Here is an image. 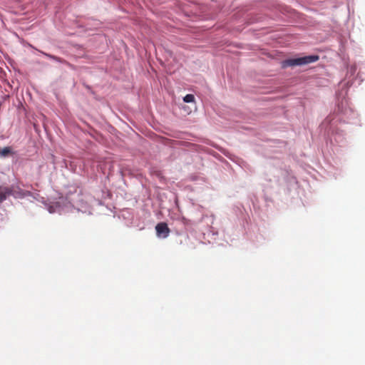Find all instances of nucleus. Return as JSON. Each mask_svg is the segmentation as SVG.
Segmentation results:
<instances>
[{
	"mask_svg": "<svg viewBox=\"0 0 365 365\" xmlns=\"http://www.w3.org/2000/svg\"><path fill=\"white\" fill-rule=\"evenodd\" d=\"M11 153V148L10 147H4L0 150V155L1 157H6Z\"/></svg>",
	"mask_w": 365,
	"mask_h": 365,
	"instance_id": "4",
	"label": "nucleus"
},
{
	"mask_svg": "<svg viewBox=\"0 0 365 365\" xmlns=\"http://www.w3.org/2000/svg\"><path fill=\"white\" fill-rule=\"evenodd\" d=\"M183 101L185 103H192L195 101V96L192 94H187L184 98Z\"/></svg>",
	"mask_w": 365,
	"mask_h": 365,
	"instance_id": "5",
	"label": "nucleus"
},
{
	"mask_svg": "<svg viewBox=\"0 0 365 365\" xmlns=\"http://www.w3.org/2000/svg\"><path fill=\"white\" fill-rule=\"evenodd\" d=\"M48 56L51 58H52V59H54V60L58 61L59 62H63V61L60 58H58V57H56V56H51V55H49Z\"/></svg>",
	"mask_w": 365,
	"mask_h": 365,
	"instance_id": "6",
	"label": "nucleus"
},
{
	"mask_svg": "<svg viewBox=\"0 0 365 365\" xmlns=\"http://www.w3.org/2000/svg\"><path fill=\"white\" fill-rule=\"evenodd\" d=\"M318 59L319 56L316 55L307 56L297 58H289L283 61L282 62V66L283 68H287L289 66L306 65L316 62Z\"/></svg>",
	"mask_w": 365,
	"mask_h": 365,
	"instance_id": "1",
	"label": "nucleus"
},
{
	"mask_svg": "<svg viewBox=\"0 0 365 365\" xmlns=\"http://www.w3.org/2000/svg\"><path fill=\"white\" fill-rule=\"evenodd\" d=\"M155 230L159 237H167L170 233V229L165 222L158 223L155 227Z\"/></svg>",
	"mask_w": 365,
	"mask_h": 365,
	"instance_id": "2",
	"label": "nucleus"
},
{
	"mask_svg": "<svg viewBox=\"0 0 365 365\" xmlns=\"http://www.w3.org/2000/svg\"><path fill=\"white\" fill-rule=\"evenodd\" d=\"M11 193V189L8 187L0 188V202L6 200V196Z\"/></svg>",
	"mask_w": 365,
	"mask_h": 365,
	"instance_id": "3",
	"label": "nucleus"
}]
</instances>
